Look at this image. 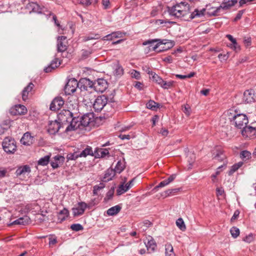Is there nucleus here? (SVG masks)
Segmentation results:
<instances>
[{
    "label": "nucleus",
    "mask_w": 256,
    "mask_h": 256,
    "mask_svg": "<svg viewBox=\"0 0 256 256\" xmlns=\"http://www.w3.org/2000/svg\"><path fill=\"white\" fill-rule=\"evenodd\" d=\"M26 108L22 104H16L10 109V112L12 115L24 114L27 112Z\"/></svg>",
    "instance_id": "nucleus-17"
},
{
    "label": "nucleus",
    "mask_w": 256,
    "mask_h": 256,
    "mask_svg": "<svg viewBox=\"0 0 256 256\" xmlns=\"http://www.w3.org/2000/svg\"><path fill=\"white\" fill-rule=\"evenodd\" d=\"M28 222L27 217L20 218L12 222L13 224L25 225Z\"/></svg>",
    "instance_id": "nucleus-37"
},
{
    "label": "nucleus",
    "mask_w": 256,
    "mask_h": 256,
    "mask_svg": "<svg viewBox=\"0 0 256 256\" xmlns=\"http://www.w3.org/2000/svg\"><path fill=\"white\" fill-rule=\"evenodd\" d=\"M34 86V84L32 82H30L24 88L22 92V98L24 101L28 99V94Z\"/></svg>",
    "instance_id": "nucleus-25"
},
{
    "label": "nucleus",
    "mask_w": 256,
    "mask_h": 256,
    "mask_svg": "<svg viewBox=\"0 0 256 256\" xmlns=\"http://www.w3.org/2000/svg\"><path fill=\"white\" fill-rule=\"evenodd\" d=\"M108 87V82L104 78H98L94 82L93 90L96 92H103Z\"/></svg>",
    "instance_id": "nucleus-9"
},
{
    "label": "nucleus",
    "mask_w": 256,
    "mask_h": 256,
    "mask_svg": "<svg viewBox=\"0 0 256 256\" xmlns=\"http://www.w3.org/2000/svg\"><path fill=\"white\" fill-rule=\"evenodd\" d=\"M102 4L104 6V9H107L110 4L109 0H102Z\"/></svg>",
    "instance_id": "nucleus-64"
},
{
    "label": "nucleus",
    "mask_w": 256,
    "mask_h": 256,
    "mask_svg": "<svg viewBox=\"0 0 256 256\" xmlns=\"http://www.w3.org/2000/svg\"><path fill=\"white\" fill-rule=\"evenodd\" d=\"M68 48L66 37L59 36L57 38L56 50L58 52H64Z\"/></svg>",
    "instance_id": "nucleus-12"
},
{
    "label": "nucleus",
    "mask_w": 256,
    "mask_h": 256,
    "mask_svg": "<svg viewBox=\"0 0 256 256\" xmlns=\"http://www.w3.org/2000/svg\"><path fill=\"white\" fill-rule=\"evenodd\" d=\"M109 154L108 150L106 148H96L94 151V156L96 158H104Z\"/></svg>",
    "instance_id": "nucleus-22"
},
{
    "label": "nucleus",
    "mask_w": 256,
    "mask_h": 256,
    "mask_svg": "<svg viewBox=\"0 0 256 256\" xmlns=\"http://www.w3.org/2000/svg\"><path fill=\"white\" fill-rule=\"evenodd\" d=\"M176 174H172L167 179L165 180L167 184H168L170 182H172L176 178Z\"/></svg>",
    "instance_id": "nucleus-58"
},
{
    "label": "nucleus",
    "mask_w": 256,
    "mask_h": 256,
    "mask_svg": "<svg viewBox=\"0 0 256 256\" xmlns=\"http://www.w3.org/2000/svg\"><path fill=\"white\" fill-rule=\"evenodd\" d=\"M160 106V104L152 100H150L146 104V108L152 110H156Z\"/></svg>",
    "instance_id": "nucleus-28"
},
{
    "label": "nucleus",
    "mask_w": 256,
    "mask_h": 256,
    "mask_svg": "<svg viewBox=\"0 0 256 256\" xmlns=\"http://www.w3.org/2000/svg\"><path fill=\"white\" fill-rule=\"evenodd\" d=\"M244 44L246 46H248L251 44V38H245L244 40Z\"/></svg>",
    "instance_id": "nucleus-59"
},
{
    "label": "nucleus",
    "mask_w": 256,
    "mask_h": 256,
    "mask_svg": "<svg viewBox=\"0 0 256 256\" xmlns=\"http://www.w3.org/2000/svg\"><path fill=\"white\" fill-rule=\"evenodd\" d=\"M168 184H167L166 181V180H164L160 182L159 184L154 188V189L156 190L158 188L164 187L167 186Z\"/></svg>",
    "instance_id": "nucleus-52"
},
{
    "label": "nucleus",
    "mask_w": 256,
    "mask_h": 256,
    "mask_svg": "<svg viewBox=\"0 0 256 256\" xmlns=\"http://www.w3.org/2000/svg\"><path fill=\"white\" fill-rule=\"evenodd\" d=\"M79 88L82 91L88 90L89 89L93 90L94 82L88 78H82L78 82Z\"/></svg>",
    "instance_id": "nucleus-13"
},
{
    "label": "nucleus",
    "mask_w": 256,
    "mask_h": 256,
    "mask_svg": "<svg viewBox=\"0 0 256 256\" xmlns=\"http://www.w3.org/2000/svg\"><path fill=\"white\" fill-rule=\"evenodd\" d=\"M58 118L60 123L64 127V125L68 123L70 124L66 126L64 130L67 132L69 131L73 130L74 128H76L74 122H76V118L73 116V114L69 110H63L58 114Z\"/></svg>",
    "instance_id": "nucleus-3"
},
{
    "label": "nucleus",
    "mask_w": 256,
    "mask_h": 256,
    "mask_svg": "<svg viewBox=\"0 0 256 256\" xmlns=\"http://www.w3.org/2000/svg\"><path fill=\"white\" fill-rule=\"evenodd\" d=\"M28 8H31L33 11H34V10L36 8L38 7V5L34 2H28Z\"/></svg>",
    "instance_id": "nucleus-57"
},
{
    "label": "nucleus",
    "mask_w": 256,
    "mask_h": 256,
    "mask_svg": "<svg viewBox=\"0 0 256 256\" xmlns=\"http://www.w3.org/2000/svg\"><path fill=\"white\" fill-rule=\"evenodd\" d=\"M143 84L139 82H136L134 84V87L139 90H142V89Z\"/></svg>",
    "instance_id": "nucleus-62"
},
{
    "label": "nucleus",
    "mask_w": 256,
    "mask_h": 256,
    "mask_svg": "<svg viewBox=\"0 0 256 256\" xmlns=\"http://www.w3.org/2000/svg\"><path fill=\"white\" fill-rule=\"evenodd\" d=\"M124 168L125 164L124 162L120 160L117 162L114 170L116 172L120 174L124 170Z\"/></svg>",
    "instance_id": "nucleus-31"
},
{
    "label": "nucleus",
    "mask_w": 256,
    "mask_h": 256,
    "mask_svg": "<svg viewBox=\"0 0 256 256\" xmlns=\"http://www.w3.org/2000/svg\"><path fill=\"white\" fill-rule=\"evenodd\" d=\"M144 244L149 253L154 252L156 250L157 244L152 237L148 236L144 240Z\"/></svg>",
    "instance_id": "nucleus-15"
},
{
    "label": "nucleus",
    "mask_w": 256,
    "mask_h": 256,
    "mask_svg": "<svg viewBox=\"0 0 256 256\" xmlns=\"http://www.w3.org/2000/svg\"><path fill=\"white\" fill-rule=\"evenodd\" d=\"M31 172V169L28 165H24L18 167L16 172L17 176H28Z\"/></svg>",
    "instance_id": "nucleus-19"
},
{
    "label": "nucleus",
    "mask_w": 256,
    "mask_h": 256,
    "mask_svg": "<svg viewBox=\"0 0 256 256\" xmlns=\"http://www.w3.org/2000/svg\"><path fill=\"white\" fill-rule=\"evenodd\" d=\"M2 146L4 150L7 154H14L16 150V142L12 138H6L2 142Z\"/></svg>",
    "instance_id": "nucleus-5"
},
{
    "label": "nucleus",
    "mask_w": 256,
    "mask_h": 256,
    "mask_svg": "<svg viewBox=\"0 0 256 256\" xmlns=\"http://www.w3.org/2000/svg\"><path fill=\"white\" fill-rule=\"evenodd\" d=\"M230 122H233L236 127L238 128H244L248 123V119L246 116L243 114H234L232 118H230Z\"/></svg>",
    "instance_id": "nucleus-4"
},
{
    "label": "nucleus",
    "mask_w": 256,
    "mask_h": 256,
    "mask_svg": "<svg viewBox=\"0 0 256 256\" xmlns=\"http://www.w3.org/2000/svg\"><path fill=\"white\" fill-rule=\"evenodd\" d=\"M256 96L254 90H248L244 91L242 96V102L250 104L256 101Z\"/></svg>",
    "instance_id": "nucleus-10"
},
{
    "label": "nucleus",
    "mask_w": 256,
    "mask_h": 256,
    "mask_svg": "<svg viewBox=\"0 0 256 256\" xmlns=\"http://www.w3.org/2000/svg\"><path fill=\"white\" fill-rule=\"evenodd\" d=\"M240 212L238 210H236L231 218V221L234 220L238 216Z\"/></svg>",
    "instance_id": "nucleus-61"
},
{
    "label": "nucleus",
    "mask_w": 256,
    "mask_h": 256,
    "mask_svg": "<svg viewBox=\"0 0 256 256\" xmlns=\"http://www.w3.org/2000/svg\"><path fill=\"white\" fill-rule=\"evenodd\" d=\"M76 118L78 120H76V122H74L75 124H74V126L76 125V126H78L74 128V130H76L78 128H82L81 126L84 127L87 126L92 122V119L90 118L89 114H84L80 118L76 117Z\"/></svg>",
    "instance_id": "nucleus-8"
},
{
    "label": "nucleus",
    "mask_w": 256,
    "mask_h": 256,
    "mask_svg": "<svg viewBox=\"0 0 256 256\" xmlns=\"http://www.w3.org/2000/svg\"><path fill=\"white\" fill-rule=\"evenodd\" d=\"M111 36L113 38H120L122 37V33L120 32H115L111 33Z\"/></svg>",
    "instance_id": "nucleus-51"
},
{
    "label": "nucleus",
    "mask_w": 256,
    "mask_h": 256,
    "mask_svg": "<svg viewBox=\"0 0 256 256\" xmlns=\"http://www.w3.org/2000/svg\"><path fill=\"white\" fill-rule=\"evenodd\" d=\"M128 190H126V186L124 184V183L120 184L117 188L116 190V194L118 196H120Z\"/></svg>",
    "instance_id": "nucleus-39"
},
{
    "label": "nucleus",
    "mask_w": 256,
    "mask_h": 256,
    "mask_svg": "<svg viewBox=\"0 0 256 256\" xmlns=\"http://www.w3.org/2000/svg\"><path fill=\"white\" fill-rule=\"evenodd\" d=\"M238 2L237 0H224L220 5L217 7L214 10L212 15L217 16L218 14L220 12L221 10H230L232 7L234 6Z\"/></svg>",
    "instance_id": "nucleus-6"
},
{
    "label": "nucleus",
    "mask_w": 256,
    "mask_h": 256,
    "mask_svg": "<svg viewBox=\"0 0 256 256\" xmlns=\"http://www.w3.org/2000/svg\"><path fill=\"white\" fill-rule=\"evenodd\" d=\"M168 41V40L164 39H150L143 42L142 45H148L149 50L160 52L170 49L172 46L171 44L169 46H166L169 44Z\"/></svg>",
    "instance_id": "nucleus-2"
},
{
    "label": "nucleus",
    "mask_w": 256,
    "mask_h": 256,
    "mask_svg": "<svg viewBox=\"0 0 256 256\" xmlns=\"http://www.w3.org/2000/svg\"><path fill=\"white\" fill-rule=\"evenodd\" d=\"M226 36L232 42V44H236V40L232 35L227 34Z\"/></svg>",
    "instance_id": "nucleus-60"
},
{
    "label": "nucleus",
    "mask_w": 256,
    "mask_h": 256,
    "mask_svg": "<svg viewBox=\"0 0 256 256\" xmlns=\"http://www.w3.org/2000/svg\"><path fill=\"white\" fill-rule=\"evenodd\" d=\"M88 207L87 204L84 202H79L78 206L72 208L73 214L74 216L82 215L86 208Z\"/></svg>",
    "instance_id": "nucleus-18"
},
{
    "label": "nucleus",
    "mask_w": 256,
    "mask_h": 256,
    "mask_svg": "<svg viewBox=\"0 0 256 256\" xmlns=\"http://www.w3.org/2000/svg\"><path fill=\"white\" fill-rule=\"evenodd\" d=\"M64 126L57 120L50 122L48 128V132L50 134H54Z\"/></svg>",
    "instance_id": "nucleus-14"
},
{
    "label": "nucleus",
    "mask_w": 256,
    "mask_h": 256,
    "mask_svg": "<svg viewBox=\"0 0 256 256\" xmlns=\"http://www.w3.org/2000/svg\"><path fill=\"white\" fill-rule=\"evenodd\" d=\"M54 160H51L50 165L53 168H56L62 164L64 158L62 156L57 155L54 158Z\"/></svg>",
    "instance_id": "nucleus-21"
},
{
    "label": "nucleus",
    "mask_w": 256,
    "mask_h": 256,
    "mask_svg": "<svg viewBox=\"0 0 256 256\" xmlns=\"http://www.w3.org/2000/svg\"><path fill=\"white\" fill-rule=\"evenodd\" d=\"M20 142L25 146H30L34 142V137L30 135V132H26L20 139Z\"/></svg>",
    "instance_id": "nucleus-20"
},
{
    "label": "nucleus",
    "mask_w": 256,
    "mask_h": 256,
    "mask_svg": "<svg viewBox=\"0 0 256 256\" xmlns=\"http://www.w3.org/2000/svg\"><path fill=\"white\" fill-rule=\"evenodd\" d=\"M251 153L246 150H242L240 152V158L244 160H246L251 158Z\"/></svg>",
    "instance_id": "nucleus-35"
},
{
    "label": "nucleus",
    "mask_w": 256,
    "mask_h": 256,
    "mask_svg": "<svg viewBox=\"0 0 256 256\" xmlns=\"http://www.w3.org/2000/svg\"><path fill=\"white\" fill-rule=\"evenodd\" d=\"M122 208L119 205H116L108 208L106 211V214L108 216H113L118 214Z\"/></svg>",
    "instance_id": "nucleus-26"
},
{
    "label": "nucleus",
    "mask_w": 256,
    "mask_h": 256,
    "mask_svg": "<svg viewBox=\"0 0 256 256\" xmlns=\"http://www.w3.org/2000/svg\"><path fill=\"white\" fill-rule=\"evenodd\" d=\"M68 210L66 208H64L60 212L58 218L61 221H64L68 216Z\"/></svg>",
    "instance_id": "nucleus-30"
},
{
    "label": "nucleus",
    "mask_w": 256,
    "mask_h": 256,
    "mask_svg": "<svg viewBox=\"0 0 256 256\" xmlns=\"http://www.w3.org/2000/svg\"><path fill=\"white\" fill-rule=\"evenodd\" d=\"M134 180L135 178H134L125 184L126 186V190H129L134 186Z\"/></svg>",
    "instance_id": "nucleus-53"
},
{
    "label": "nucleus",
    "mask_w": 256,
    "mask_h": 256,
    "mask_svg": "<svg viewBox=\"0 0 256 256\" xmlns=\"http://www.w3.org/2000/svg\"><path fill=\"white\" fill-rule=\"evenodd\" d=\"M232 237L236 238L240 234V230L236 226H233L230 230Z\"/></svg>",
    "instance_id": "nucleus-42"
},
{
    "label": "nucleus",
    "mask_w": 256,
    "mask_h": 256,
    "mask_svg": "<svg viewBox=\"0 0 256 256\" xmlns=\"http://www.w3.org/2000/svg\"><path fill=\"white\" fill-rule=\"evenodd\" d=\"M78 154H79V152H75L74 153H70V154H68V155H67V159L68 160H76L78 158H80V156H78Z\"/></svg>",
    "instance_id": "nucleus-44"
},
{
    "label": "nucleus",
    "mask_w": 256,
    "mask_h": 256,
    "mask_svg": "<svg viewBox=\"0 0 256 256\" xmlns=\"http://www.w3.org/2000/svg\"><path fill=\"white\" fill-rule=\"evenodd\" d=\"M50 156L47 155L40 158L38 161V164L45 166H46L50 162Z\"/></svg>",
    "instance_id": "nucleus-32"
},
{
    "label": "nucleus",
    "mask_w": 256,
    "mask_h": 256,
    "mask_svg": "<svg viewBox=\"0 0 256 256\" xmlns=\"http://www.w3.org/2000/svg\"><path fill=\"white\" fill-rule=\"evenodd\" d=\"M159 120V116L158 115H154L153 116V117L152 118V126H156V122H158Z\"/></svg>",
    "instance_id": "nucleus-56"
},
{
    "label": "nucleus",
    "mask_w": 256,
    "mask_h": 256,
    "mask_svg": "<svg viewBox=\"0 0 256 256\" xmlns=\"http://www.w3.org/2000/svg\"><path fill=\"white\" fill-rule=\"evenodd\" d=\"M244 10H240L236 14V16L235 17V18H234V21L236 22L238 20H240L244 14Z\"/></svg>",
    "instance_id": "nucleus-54"
},
{
    "label": "nucleus",
    "mask_w": 256,
    "mask_h": 256,
    "mask_svg": "<svg viewBox=\"0 0 256 256\" xmlns=\"http://www.w3.org/2000/svg\"><path fill=\"white\" fill-rule=\"evenodd\" d=\"M92 52L90 50H82V57L84 59H86L88 58L90 54Z\"/></svg>",
    "instance_id": "nucleus-48"
},
{
    "label": "nucleus",
    "mask_w": 256,
    "mask_h": 256,
    "mask_svg": "<svg viewBox=\"0 0 256 256\" xmlns=\"http://www.w3.org/2000/svg\"><path fill=\"white\" fill-rule=\"evenodd\" d=\"M100 38V36L98 34H94L90 35L88 36H86L84 38V40L85 42H86V41L92 40H97V39H98Z\"/></svg>",
    "instance_id": "nucleus-46"
},
{
    "label": "nucleus",
    "mask_w": 256,
    "mask_h": 256,
    "mask_svg": "<svg viewBox=\"0 0 256 256\" xmlns=\"http://www.w3.org/2000/svg\"><path fill=\"white\" fill-rule=\"evenodd\" d=\"M166 256H175L173 248L170 244L166 245Z\"/></svg>",
    "instance_id": "nucleus-38"
},
{
    "label": "nucleus",
    "mask_w": 256,
    "mask_h": 256,
    "mask_svg": "<svg viewBox=\"0 0 256 256\" xmlns=\"http://www.w3.org/2000/svg\"><path fill=\"white\" fill-rule=\"evenodd\" d=\"M168 130L164 128H162L160 131V134L164 136H166L168 134Z\"/></svg>",
    "instance_id": "nucleus-55"
},
{
    "label": "nucleus",
    "mask_w": 256,
    "mask_h": 256,
    "mask_svg": "<svg viewBox=\"0 0 256 256\" xmlns=\"http://www.w3.org/2000/svg\"><path fill=\"white\" fill-rule=\"evenodd\" d=\"M123 68L121 66H117L114 70V74L117 76H121L123 74Z\"/></svg>",
    "instance_id": "nucleus-47"
},
{
    "label": "nucleus",
    "mask_w": 256,
    "mask_h": 256,
    "mask_svg": "<svg viewBox=\"0 0 256 256\" xmlns=\"http://www.w3.org/2000/svg\"><path fill=\"white\" fill-rule=\"evenodd\" d=\"M213 155V159L218 161L222 162L225 158V156L224 154L222 151L219 149H217L216 153L214 152Z\"/></svg>",
    "instance_id": "nucleus-29"
},
{
    "label": "nucleus",
    "mask_w": 256,
    "mask_h": 256,
    "mask_svg": "<svg viewBox=\"0 0 256 256\" xmlns=\"http://www.w3.org/2000/svg\"><path fill=\"white\" fill-rule=\"evenodd\" d=\"M243 164L242 162H239L238 163L234 164L231 167L230 170H229L228 174V175L232 174L240 168Z\"/></svg>",
    "instance_id": "nucleus-33"
},
{
    "label": "nucleus",
    "mask_w": 256,
    "mask_h": 256,
    "mask_svg": "<svg viewBox=\"0 0 256 256\" xmlns=\"http://www.w3.org/2000/svg\"><path fill=\"white\" fill-rule=\"evenodd\" d=\"M176 225L182 231H185L186 226L182 218H178L176 221Z\"/></svg>",
    "instance_id": "nucleus-34"
},
{
    "label": "nucleus",
    "mask_w": 256,
    "mask_h": 256,
    "mask_svg": "<svg viewBox=\"0 0 256 256\" xmlns=\"http://www.w3.org/2000/svg\"><path fill=\"white\" fill-rule=\"evenodd\" d=\"M151 74L152 75V80L154 82H155L157 84H158V85L161 86V85L164 81V80L162 78L160 77L158 74H156L155 73L154 74L152 73Z\"/></svg>",
    "instance_id": "nucleus-40"
},
{
    "label": "nucleus",
    "mask_w": 256,
    "mask_h": 256,
    "mask_svg": "<svg viewBox=\"0 0 256 256\" xmlns=\"http://www.w3.org/2000/svg\"><path fill=\"white\" fill-rule=\"evenodd\" d=\"M77 88H79L78 82L75 78H73L66 84L64 87L65 92L67 94H73L76 91Z\"/></svg>",
    "instance_id": "nucleus-11"
},
{
    "label": "nucleus",
    "mask_w": 256,
    "mask_h": 256,
    "mask_svg": "<svg viewBox=\"0 0 256 256\" xmlns=\"http://www.w3.org/2000/svg\"><path fill=\"white\" fill-rule=\"evenodd\" d=\"M60 64V62L59 61L58 58H55L54 60H52L50 64L44 68V71L46 72H50L52 70L58 66Z\"/></svg>",
    "instance_id": "nucleus-23"
},
{
    "label": "nucleus",
    "mask_w": 256,
    "mask_h": 256,
    "mask_svg": "<svg viewBox=\"0 0 256 256\" xmlns=\"http://www.w3.org/2000/svg\"><path fill=\"white\" fill-rule=\"evenodd\" d=\"M189 7L190 6L187 3L181 2L172 7H168V12L170 16L182 21H190L206 14L205 8H197L190 12Z\"/></svg>",
    "instance_id": "nucleus-1"
},
{
    "label": "nucleus",
    "mask_w": 256,
    "mask_h": 256,
    "mask_svg": "<svg viewBox=\"0 0 256 256\" xmlns=\"http://www.w3.org/2000/svg\"><path fill=\"white\" fill-rule=\"evenodd\" d=\"M114 194V188H112L106 193L104 200H111Z\"/></svg>",
    "instance_id": "nucleus-45"
},
{
    "label": "nucleus",
    "mask_w": 256,
    "mask_h": 256,
    "mask_svg": "<svg viewBox=\"0 0 256 256\" xmlns=\"http://www.w3.org/2000/svg\"><path fill=\"white\" fill-rule=\"evenodd\" d=\"M64 104V100L61 96L55 98L50 104V110L52 111L59 110Z\"/></svg>",
    "instance_id": "nucleus-16"
},
{
    "label": "nucleus",
    "mask_w": 256,
    "mask_h": 256,
    "mask_svg": "<svg viewBox=\"0 0 256 256\" xmlns=\"http://www.w3.org/2000/svg\"><path fill=\"white\" fill-rule=\"evenodd\" d=\"M131 74L132 78H135L136 80H139L140 78V72L134 70H132Z\"/></svg>",
    "instance_id": "nucleus-50"
},
{
    "label": "nucleus",
    "mask_w": 256,
    "mask_h": 256,
    "mask_svg": "<svg viewBox=\"0 0 256 256\" xmlns=\"http://www.w3.org/2000/svg\"><path fill=\"white\" fill-rule=\"evenodd\" d=\"M116 172L112 168L108 169L105 172L104 176L102 178V181L104 182H108L112 180V178L115 176Z\"/></svg>",
    "instance_id": "nucleus-24"
},
{
    "label": "nucleus",
    "mask_w": 256,
    "mask_h": 256,
    "mask_svg": "<svg viewBox=\"0 0 256 256\" xmlns=\"http://www.w3.org/2000/svg\"><path fill=\"white\" fill-rule=\"evenodd\" d=\"M70 228L75 232H78L84 229L82 226L80 224H74L70 226Z\"/></svg>",
    "instance_id": "nucleus-43"
},
{
    "label": "nucleus",
    "mask_w": 256,
    "mask_h": 256,
    "mask_svg": "<svg viewBox=\"0 0 256 256\" xmlns=\"http://www.w3.org/2000/svg\"><path fill=\"white\" fill-rule=\"evenodd\" d=\"M94 152L92 151V148L90 146L86 147L80 152H79L78 156L80 157H86L87 156H94Z\"/></svg>",
    "instance_id": "nucleus-27"
},
{
    "label": "nucleus",
    "mask_w": 256,
    "mask_h": 256,
    "mask_svg": "<svg viewBox=\"0 0 256 256\" xmlns=\"http://www.w3.org/2000/svg\"><path fill=\"white\" fill-rule=\"evenodd\" d=\"M105 187V184L104 183H100L98 185H96L93 188V194L97 195L98 192L102 190Z\"/></svg>",
    "instance_id": "nucleus-41"
},
{
    "label": "nucleus",
    "mask_w": 256,
    "mask_h": 256,
    "mask_svg": "<svg viewBox=\"0 0 256 256\" xmlns=\"http://www.w3.org/2000/svg\"><path fill=\"white\" fill-rule=\"evenodd\" d=\"M108 98L104 95H102L97 97L93 104V108L96 112H100L106 104Z\"/></svg>",
    "instance_id": "nucleus-7"
},
{
    "label": "nucleus",
    "mask_w": 256,
    "mask_h": 256,
    "mask_svg": "<svg viewBox=\"0 0 256 256\" xmlns=\"http://www.w3.org/2000/svg\"><path fill=\"white\" fill-rule=\"evenodd\" d=\"M118 137L124 140H130V136L129 134H120Z\"/></svg>",
    "instance_id": "nucleus-63"
},
{
    "label": "nucleus",
    "mask_w": 256,
    "mask_h": 256,
    "mask_svg": "<svg viewBox=\"0 0 256 256\" xmlns=\"http://www.w3.org/2000/svg\"><path fill=\"white\" fill-rule=\"evenodd\" d=\"M254 236L253 234H250L248 236H246L244 238V240L246 242L250 243L253 241Z\"/></svg>",
    "instance_id": "nucleus-49"
},
{
    "label": "nucleus",
    "mask_w": 256,
    "mask_h": 256,
    "mask_svg": "<svg viewBox=\"0 0 256 256\" xmlns=\"http://www.w3.org/2000/svg\"><path fill=\"white\" fill-rule=\"evenodd\" d=\"M175 82L174 80H170L166 82L164 80L160 86L164 89H168L172 88Z\"/></svg>",
    "instance_id": "nucleus-36"
}]
</instances>
